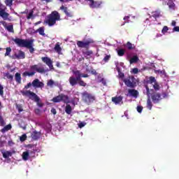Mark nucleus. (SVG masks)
I'll list each match as a JSON object with an SVG mask.
<instances>
[{"instance_id": "obj_1", "label": "nucleus", "mask_w": 179, "mask_h": 179, "mask_svg": "<svg viewBox=\"0 0 179 179\" xmlns=\"http://www.w3.org/2000/svg\"><path fill=\"white\" fill-rule=\"evenodd\" d=\"M13 41H14V43L21 48H28L31 54L34 52V48H33L34 39L27 40L16 38L13 39Z\"/></svg>"}, {"instance_id": "obj_2", "label": "nucleus", "mask_w": 179, "mask_h": 179, "mask_svg": "<svg viewBox=\"0 0 179 179\" xmlns=\"http://www.w3.org/2000/svg\"><path fill=\"white\" fill-rule=\"evenodd\" d=\"M61 20V15L58 11H52L50 14L48 15L45 19L44 22L49 26V27H52L57 24V22Z\"/></svg>"}, {"instance_id": "obj_3", "label": "nucleus", "mask_w": 179, "mask_h": 179, "mask_svg": "<svg viewBox=\"0 0 179 179\" xmlns=\"http://www.w3.org/2000/svg\"><path fill=\"white\" fill-rule=\"evenodd\" d=\"M30 69L31 72L25 71L22 73V76H34V75H36V72H38V73H44V72H45V69H44L41 63L31 66Z\"/></svg>"}, {"instance_id": "obj_4", "label": "nucleus", "mask_w": 179, "mask_h": 179, "mask_svg": "<svg viewBox=\"0 0 179 179\" xmlns=\"http://www.w3.org/2000/svg\"><path fill=\"white\" fill-rule=\"evenodd\" d=\"M21 93L22 96H26L27 97H29L30 100L35 101L38 107H43L44 106V104L41 103V100L40 99V97L38 96V95H36V93L30 90H22L21 91Z\"/></svg>"}, {"instance_id": "obj_5", "label": "nucleus", "mask_w": 179, "mask_h": 179, "mask_svg": "<svg viewBox=\"0 0 179 179\" xmlns=\"http://www.w3.org/2000/svg\"><path fill=\"white\" fill-rule=\"evenodd\" d=\"M69 82L71 86H76V85H79V86H83V87H86V86H87V84L85 81H83V80H82L80 77L71 76L69 78Z\"/></svg>"}, {"instance_id": "obj_6", "label": "nucleus", "mask_w": 179, "mask_h": 179, "mask_svg": "<svg viewBox=\"0 0 179 179\" xmlns=\"http://www.w3.org/2000/svg\"><path fill=\"white\" fill-rule=\"evenodd\" d=\"M94 41L92 38H89L86 41H78L77 45L78 48H85V50H89L90 48V44H94Z\"/></svg>"}, {"instance_id": "obj_7", "label": "nucleus", "mask_w": 179, "mask_h": 179, "mask_svg": "<svg viewBox=\"0 0 179 179\" xmlns=\"http://www.w3.org/2000/svg\"><path fill=\"white\" fill-rule=\"evenodd\" d=\"M123 82L127 87H131V89L136 87V78L133 76H129L127 78H124Z\"/></svg>"}, {"instance_id": "obj_8", "label": "nucleus", "mask_w": 179, "mask_h": 179, "mask_svg": "<svg viewBox=\"0 0 179 179\" xmlns=\"http://www.w3.org/2000/svg\"><path fill=\"white\" fill-rule=\"evenodd\" d=\"M52 101H53V103H61V101H63V103H65L66 104H68L70 102L69 96L64 94H60L58 96L53 97Z\"/></svg>"}, {"instance_id": "obj_9", "label": "nucleus", "mask_w": 179, "mask_h": 179, "mask_svg": "<svg viewBox=\"0 0 179 179\" xmlns=\"http://www.w3.org/2000/svg\"><path fill=\"white\" fill-rule=\"evenodd\" d=\"M150 96L153 103L157 104V103H159L160 100L167 97V94L164 92L162 94L159 92H154L152 94H151Z\"/></svg>"}, {"instance_id": "obj_10", "label": "nucleus", "mask_w": 179, "mask_h": 179, "mask_svg": "<svg viewBox=\"0 0 179 179\" xmlns=\"http://www.w3.org/2000/svg\"><path fill=\"white\" fill-rule=\"evenodd\" d=\"M82 97L85 103H87V104H90V103H93V101L96 100V96H94L93 94H90L87 91L82 93Z\"/></svg>"}, {"instance_id": "obj_11", "label": "nucleus", "mask_w": 179, "mask_h": 179, "mask_svg": "<svg viewBox=\"0 0 179 179\" xmlns=\"http://www.w3.org/2000/svg\"><path fill=\"white\" fill-rule=\"evenodd\" d=\"M145 87L146 89L145 94H147L148 97L147 100V108H148V110H152V108L153 107V103H152V101H150V92H153V90L150 89L148 85H145Z\"/></svg>"}, {"instance_id": "obj_12", "label": "nucleus", "mask_w": 179, "mask_h": 179, "mask_svg": "<svg viewBox=\"0 0 179 179\" xmlns=\"http://www.w3.org/2000/svg\"><path fill=\"white\" fill-rule=\"evenodd\" d=\"M147 85H152L155 91L160 90V85L153 76L150 77L149 80L147 81Z\"/></svg>"}, {"instance_id": "obj_13", "label": "nucleus", "mask_w": 179, "mask_h": 179, "mask_svg": "<svg viewBox=\"0 0 179 179\" xmlns=\"http://www.w3.org/2000/svg\"><path fill=\"white\" fill-rule=\"evenodd\" d=\"M32 86L34 87V89H38V88H43L44 87V83L43 82H41L38 78H36L32 81Z\"/></svg>"}, {"instance_id": "obj_14", "label": "nucleus", "mask_w": 179, "mask_h": 179, "mask_svg": "<svg viewBox=\"0 0 179 179\" xmlns=\"http://www.w3.org/2000/svg\"><path fill=\"white\" fill-rule=\"evenodd\" d=\"M41 60L50 68V69H54V65H52V60H51L50 57H41Z\"/></svg>"}, {"instance_id": "obj_15", "label": "nucleus", "mask_w": 179, "mask_h": 179, "mask_svg": "<svg viewBox=\"0 0 179 179\" xmlns=\"http://www.w3.org/2000/svg\"><path fill=\"white\" fill-rule=\"evenodd\" d=\"M101 1L92 0V2L89 3V6L92 9H97L101 6Z\"/></svg>"}, {"instance_id": "obj_16", "label": "nucleus", "mask_w": 179, "mask_h": 179, "mask_svg": "<svg viewBox=\"0 0 179 179\" xmlns=\"http://www.w3.org/2000/svg\"><path fill=\"white\" fill-rule=\"evenodd\" d=\"M1 24L3 26L6 30L8 31L9 33H15V29H13V24L8 25V23L5 21H1Z\"/></svg>"}, {"instance_id": "obj_17", "label": "nucleus", "mask_w": 179, "mask_h": 179, "mask_svg": "<svg viewBox=\"0 0 179 179\" xmlns=\"http://www.w3.org/2000/svg\"><path fill=\"white\" fill-rule=\"evenodd\" d=\"M0 17H2L3 20H9V22H10L9 13H6L3 8H0Z\"/></svg>"}, {"instance_id": "obj_18", "label": "nucleus", "mask_w": 179, "mask_h": 179, "mask_svg": "<svg viewBox=\"0 0 179 179\" xmlns=\"http://www.w3.org/2000/svg\"><path fill=\"white\" fill-rule=\"evenodd\" d=\"M73 75H75L76 78H79L80 79H82V78H89V75L87 74H83L80 73V71L76 70V71H73Z\"/></svg>"}, {"instance_id": "obj_19", "label": "nucleus", "mask_w": 179, "mask_h": 179, "mask_svg": "<svg viewBox=\"0 0 179 179\" xmlns=\"http://www.w3.org/2000/svg\"><path fill=\"white\" fill-rule=\"evenodd\" d=\"M41 136V133L38 132L37 131H34L31 134V138L33 141H37Z\"/></svg>"}, {"instance_id": "obj_20", "label": "nucleus", "mask_w": 179, "mask_h": 179, "mask_svg": "<svg viewBox=\"0 0 179 179\" xmlns=\"http://www.w3.org/2000/svg\"><path fill=\"white\" fill-rule=\"evenodd\" d=\"M15 57L17 59H24V58H26V55L24 54V52L20 50L18 54H15Z\"/></svg>"}, {"instance_id": "obj_21", "label": "nucleus", "mask_w": 179, "mask_h": 179, "mask_svg": "<svg viewBox=\"0 0 179 179\" xmlns=\"http://www.w3.org/2000/svg\"><path fill=\"white\" fill-rule=\"evenodd\" d=\"M60 10H63L64 13H65V15H67L69 17H72V14L68 11V7L62 6L60 7Z\"/></svg>"}, {"instance_id": "obj_22", "label": "nucleus", "mask_w": 179, "mask_h": 179, "mask_svg": "<svg viewBox=\"0 0 179 179\" xmlns=\"http://www.w3.org/2000/svg\"><path fill=\"white\" fill-rule=\"evenodd\" d=\"M112 101L115 104H120L121 101H122V96H119L112 97Z\"/></svg>"}, {"instance_id": "obj_23", "label": "nucleus", "mask_w": 179, "mask_h": 179, "mask_svg": "<svg viewBox=\"0 0 179 179\" xmlns=\"http://www.w3.org/2000/svg\"><path fill=\"white\" fill-rule=\"evenodd\" d=\"M129 94L130 96L136 98L138 97V94H139V92H138V90H129Z\"/></svg>"}, {"instance_id": "obj_24", "label": "nucleus", "mask_w": 179, "mask_h": 179, "mask_svg": "<svg viewBox=\"0 0 179 179\" xmlns=\"http://www.w3.org/2000/svg\"><path fill=\"white\" fill-rule=\"evenodd\" d=\"M1 153L4 159L12 157V152L10 151L1 152Z\"/></svg>"}, {"instance_id": "obj_25", "label": "nucleus", "mask_w": 179, "mask_h": 179, "mask_svg": "<svg viewBox=\"0 0 179 179\" xmlns=\"http://www.w3.org/2000/svg\"><path fill=\"white\" fill-rule=\"evenodd\" d=\"M138 61H139V57L137 55H134L130 59L129 62L131 64H136Z\"/></svg>"}, {"instance_id": "obj_26", "label": "nucleus", "mask_w": 179, "mask_h": 179, "mask_svg": "<svg viewBox=\"0 0 179 179\" xmlns=\"http://www.w3.org/2000/svg\"><path fill=\"white\" fill-rule=\"evenodd\" d=\"M15 78V82H17V83H19V84L22 83V76L20 75V73H16Z\"/></svg>"}, {"instance_id": "obj_27", "label": "nucleus", "mask_w": 179, "mask_h": 179, "mask_svg": "<svg viewBox=\"0 0 179 179\" xmlns=\"http://www.w3.org/2000/svg\"><path fill=\"white\" fill-rule=\"evenodd\" d=\"M65 113H66L69 115L72 113V106L71 105L67 104L65 107Z\"/></svg>"}, {"instance_id": "obj_28", "label": "nucleus", "mask_w": 179, "mask_h": 179, "mask_svg": "<svg viewBox=\"0 0 179 179\" xmlns=\"http://www.w3.org/2000/svg\"><path fill=\"white\" fill-rule=\"evenodd\" d=\"M10 129H12V124H7L6 126H5L2 129H1V132L3 134L8 131H10Z\"/></svg>"}, {"instance_id": "obj_29", "label": "nucleus", "mask_w": 179, "mask_h": 179, "mask_svg": "<svg viewBox=\"0 0 179 179\" xmlns=\"http://www.w3.org/2000/svg\"><path fill=\"white\" fill-rule=\"evenodd\" d=\"M30 153L27 151H25L22 153V159L24 162H27V160H29V156Z\"/></svg>"}, {"instance_id": "obj_30", "label": "nucleus", "mask_w": 179, "mask_h": 179, "mask_svg": "<svg viewBox=\"0 0 179 179\" xmlns=\"http://www.w3.org/2000/svg\"><path fill=\"white\" fill-rule=\"evenodd\" d=\"M36 33H39L41 36H45V34L44 33V27H39L36 31Z\"/></svg>"}, {"instance_id": "obj_31", "label": "nucleus", "mask_w": 179, "mask_h": 179, "mask_svg": "<svg viewBox=\"0 0 179 179\" xmlns=\"http://www.w3.org/2000/svg\"><path fill=\"white\" fill-rule=\"evenodd\" d=\"M55 51L57 52V54H61V51H62V49L61 48V46L59 44L57 43L55 46Z\"/></svg>"}, {"instance_id": "obj_32", "label": "nucleus", "mask_w": 179, "mask_h": 179, "mask_svg": "<svg viewBox=\"0 0 179 179\" xmlns=\"http://www.w3.org/2000/svg\"><path fill=\"white\" fill-rule=\"evenodd\" d=\"M82 52H83V55H87V57H89V56L93 55V51L89 50V49L86 50H83Z\"/></svg>"}, {"instance_id": "obj_33", "label": "nucleus", "mask_w": 179, "mask_h": 179, "mask_svg": "<svg viewBox=\"0 0 179 179\" xmlns=\"http://www.w3.org/2000/svg\"><path fill=\"white\" fill-rule=\"evenodd\" d=\"M116 70L118 72L119 78L122 79V78H124V76H125V75L124 74V73L121 72V68H120L119 66H117Z\"/></svg>"}, {"instance_id": "obj_34", "label": "nucleus", "mask_w": 179, "mask_h": 179, "mask_svg": "<svg viewBox=\"0 0 179 179\" xmlns=\"http://www.w3.org/2000/svg\"><path fill=\"white\" fill-rule=\"evenodd\" d=\"M10 52H12V48L8 47L6 48V53L4 54L5 57H10Z\"/></svg>"}, {"instance_id": "obj_35", "label": "nucleus", "mask_w": 179, "mask_h": 179, "mask_svg": "<svg viewBox=\"0 0 179 179\" xmlns=\"http://www.w3.org/2000/svg\"><path fill=\"white\" fill-rule=\"evenodd\" d=\"M117 55L119 57H124V55H125V50L124 49L117 50Z\"/></svg>"}, {"instance_id": "obj_36", "label": "nucleus", "mask_w": 179, "mask_h": 179, "mask_svg": "<svg viewBox=\"0 0 179 179\" xmlns=\"http://www.w3.org/2000/svg\"><path fill=\"white\" fill-rule=\"evenodd\" d=\"M127 47L129 50H134L135 49V45L131 43V42L127 43Z\"/></svg>"}, {"instance_id": "obj_37", "label": "nucleus", "mask_w": 179, "mask_h": 179, "mask_svg": "<svg viewBox=\"0 0 179 179\" xmlns=\"http://www.w3.org/2000/svg\"><path fill=\"white\" fill-rule=\"evenodd\" d=\"M4 76L8 79L9 80H10V82H12V80H13V76L10 75V73H6L4 74Z\"/></svg>"}, {"instance_id": "obj_38", "label": "nucleus", "mask_w": 179, "mask_h": 179, "mask_svg": "<svg viewBox=\"0 0 179 179\" xmlns=\"http://www.w3.org/2000/svg\"><path fill=\"white\" fill-rule=\"evenodd\" d=\"M55 85V83L52 80H50L47 83V86H49L50 87H54Z\"/></svg>"}, {"instance_id": "obj_39", "label": "nucleus", "mask_w": 179, "mask_h": 179, "mask_svg": "<svg viewBox=\"0 0 179 179\" xmlns=\"http://www.w3.org/2000/svg\"><path fill=\"white\" fill-rule=\"evenodd\" d=\"M152 17L157 19V17H160V12L154 11L152 12Z\"/></svg>"}, {"instance_id": "obj_40", "label": "nucleus", "mask_w": 179, "mask_h": 179, "mask_svg": "<svg viewBox=\"0 0 179 179\" xmlns=\"http://www.w3.org/2000/svg\"><path fill=\"white\" fill-rule=\"evenodd\" d=\"M5 3L6 6H12L13 5V0H6Z\"/></svg>"}, {"instance_id": "obj_41", "label": "nucleus", "mask_w": 179, "mask_h": 179, "mask_svg": "<svg viewBox=\"0 0 179 179\" xmlns=\"http://www.w3.org/2000/svg\"><path fill=\"white\" fill-rule=\"evenodd\" d=\"M110 59H111V55H106L103 61H104V62H108V61H110Z\"/></svg>"}, {"instance_id": "obj_42", "label": "nucleus", "mask_w": 179, "mask_h": 179, "mask_svg": "<svg viewBox=\"0 0 179 179\" xmlns=\"http://www.w3.org/2000/svg\"><path fill=\"white\" fill-rule=\"evenodd\" d=\"M167 31H169V27L164 26V27L162 28V34H166V33H167Z\"/></svg>"}, {"instance_id": "obj_43", "label": "nucleus", "mask_w": 179, "mask_h": 179, "mask_svg": "<svg viewBox=\"0 0 179 179\" xmlns=\"http://www.w3.org/2000/svg\"><path fill=\"white\" fill-rule=\"evenodd\" d=\"M34 13V10H31L29 11V15L27 16V19H28V20L31 19V17H33Z\"/></svg>"}, {"instance_id": "obj_44", "label": "nucleus", "mask_w": 179, "mask_h": 179, "mask_svg": "<svg viewBox=\"0 0 179 179\" xmlns=\"http://www.w3.org/2000/svg\"><path fill=\"white\" fill-rule=\"evenodd\" d=\"M168 6L170 8V9H174L176 4L173 1H171L168 3Z\"/></svg>"}, {"instance_id": "obj_45", "label": "nucleus", "mask_w": 179, "mask_h": 179, "mask_svg": "<svg viewBox=\"0 0 179 179\" xmlns=\"http://www.w3.org/2000/svg\"><path fill=\"white\" fill-rule=\"evenodd\" d=\"M27 139V136L26 134H22L20 138L21 142H24V141H26Z\"/></svg>"}, {"instance_id": "obj_46", "label": "nucleus", "mask_w": 179, "mask_h": 179, "mask_svg": "<svg viewBox=\"0 0 179 179\" xmlns=\"http://www.w3.org/2000/svg\"><path fill=\"white\" fill-rule=\"evenodd\" d=\"M124 20H125V22L121 24V26H124L125 24V23H129V16H124Z\"/></svg>"}, {"instance_id": "obj_47", "label": "nucleus", "mask_w": 179, "mask_h": 179, "mask_svg": "<svg viewBox=\"0 0 179 179\" xmlns=\"http://www.w3.org/2000/svg\"><path fill=\"white\" fill-rule=\"evenodd\" d=\"M16 107L19 113H22V111H23V108L22 107V105H16Z\"/></svg>"}, {"instance_id": "obj_48", "label": "nucleus", "mask_w": 179, "mask_h": 179, "mask_svg": "<svg viewBox=\"0 0 179 179\" xmlns=\"http://www.w3.org/2000/svg\"><path fill=\"white\" fill-rule=\"evenodd\" d=\"M138 72H141V71H139V69H138V68H134L132 69V73H134V75H136V73H138Z\"/></svg>"}, {"instance_id": "obj_49", "label": "nucleus", "mask_w": 179, "mask_h": 179, "mask_svg": "<svg viewBox=\"0 0 179 179\" xmlns=\"http://www.w3.org/2000/svg\"><path fill=\"white\" fill-rule=\"evenodd\" d=\"M90 72L92 73V75H97V71H96L93 68L90 69Z\"/></svg>"}, {"instance_id": "obj_50", "label": "nucleus", "mask_w": 179, "mask_h": 179, "mask_svg": "<svg viewBox=\"0 0 179 179\" xmlns=\"http://www.w3.org/2000/svg\"><path fill=\"white\" fill-rule=\"evenodd\" d=\"M0 96H3V86L0 85Z\"/></svg>"}, {"instance_id": "obj_51", "label": "nucleus", "mask_w": 179, "mask_h": 179, "mask_svg": "<svg viewBox=\"0 0 179 179\" xmlns=\"http://www.w3.org/2000/svg\"><path fill=\"white\" fill-rule=\"evenodd\" d=\"M31 86H33V83H29L27 85L24 86V89H29V88L31 87Z\"/></svg>"}, {"instance_id": "obj_52", "label": "nucleus", "mask_w": 179, "mask_h": 179, "mask_svg": "<svg viewBox=\"0 0 179 179\" xmlns=\"http://www.w3.org/2000/svg\"><path fill=\"white\" fill-rule=\"evenodd\" d=\"M143 110V107H142V106H137V111H138V113H142Z\"/></svg>"}, {"instance_id": "obj_53", "label": "nucleus", "mask_w": 179, "mask_h": 179, "mask_svg": "<svg viewBox=\"0 0 179 179\" xmlns=\"http://www.w3.org/2000/svg\"><path fill=\"white\" fill-rule=\"evenodd\" d=\"M0 124L1 125H3V124H5V121L3 120V117H2V116L0 115Z\"/></svg>"}, {"instance_id": "obj_54", "label": "nucleus", "mask_w": 179, "mask_h": 179, "mask_svg": "<svg viewBox=\"0 0 179 179\" xmlns=\"http://www.w3.org/2000/svg\"><path fill=\"white\" fill-rule=\"evenodd\" d=\"M41 113V110L39 108L35 109V114H37L38 115H40Z\"/></svg>"}, {"instance_id": "obj_55", "label": "nucleus", "mask_w": 179, "mask_h": 179, "mask_svg": "<svg viewBox=\"0 0 179 179\" xmlns=\"http://www.w3.org/2000/svg\"><path fill=\"white\" fill-rule=\"evenodd\" d=\"M50 111L54 115L57 114V110L55 108H52Z\"/></svg>"}, {"instance_id": "obj_56", "label": "nucleus", "mask_w": 179, "mask_h": 179, "mask_svg": "<svg viewBox=\"0 0 179 179\" xmlns=\"http://www.w3.org/2000/svg\"><path fill=\"white\" fill-rule=\"evenodd\" d=\"M78 127H79V128H83V127H85V123L80 122V123L78 124Z\"/></svg>"}, {"instance_id": "obj_57", "label": "nucleus", "mask_w": 179, "mask_h": 179, "mask_svg": "<svg viewBox=\"0 0 179 179\" xmlns=\"http://www.w3.org/2000/svg\"><path fill=\"white\" fill-rule=\"evenodd\" d=\"M13 145H15V143H13V141H8V145H10V146H13Z\"/></svg>"}, {"instance_id": "obj_58", "label": "nucleus", "mask_w": 179, "mask_h": 179, "mask_svg": "<svg viewBox=\"0 0 179 179\" xmlns=\"http://www.w3.org/2000/svg\"><path fill=\"white\" fill-rule=\"evenodd\" d=\"M60 2H64V3H66V2H71L73 0H59Z\"/></svg>"}, {"instance_id": "obj_59", "label": "nucleus", "mask_w": 179, "mask_h": 179, "mask_svg": "<svg viewBox=\"0 0 179 179\" xmlns=\"http://www.w3.org/2000/svg\"><path fill=\"white\" fill-rule=\"evenodd\" d=\"M173 31H179V27H175L173 29Z\"/></svg>"}, {"instance_id": "obj_60", "label": "nucleus", "mask_w": 179, "mask_h": 179, "mask_svg": "<svg viewBox=\"0 0 179 179\" xmlns=\"http://www.w3.org/2000/svg\"><path fill=\"white\" fill-rule=\"evenodd\" d=\"M164 71H161V70H157L156 73H160L161 75L164 73Z\"/></svg>"}, {"instance_id": "obj_61", "label": "nucleus", "mask_w": 179, "mask_h": 179, "mask_svg": "<svg viewBox=\"0 0 179 179\" xmlns=\"http://www.w3.org/2000/svg\"><path fill=\"white\" fill-rule=\"evenodd\" d=\"M176 24L177 22H176V21H172L171 26H176Z\"/></svg>"}, {"instance_id": "obj_62", "label": "nucleus", "mask_w": 179, "mask_h": 179, "mask_svg": "<svg viewBox=\"0 0 179 179\" xmlns=\"http://www.w3.org/2000/svg\"><path fill=\"white\" fill-rule=\"evenodd\" d=\"M41 1H45V2H47V3L52 1V0H41Z\"/></svg>"}, {"instance_id": "obj_63", "label": "nucleus", "mask_w": 179, "mask_h": 179, "mask_svg": "<svg viewBox=\"0 0 179 179\" xmlns=\"http://www.w3.org/2000/svg\"><path fill=\"white\" fill-rule=\"evenodd\" d=\"M2 146H3V142H2V141L0 140V148H2Z\"/></svg>"}, {"instance_id": "obj_64", "label": "nucleus", "mask_w": 179, "mask_h": 179, "mask_svg": "<svg viewBox=\"0 0 179 179\" xmlns=\"http://www.w3.org/2000/svg\"><path fill=\"white\" fill-rule=\"evenodd\" d=\"M41 23V21H38L35 23V26H37L38 24H40Z\"/></svg>"}]
</instances>
